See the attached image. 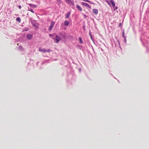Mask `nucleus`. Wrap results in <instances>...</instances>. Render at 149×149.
I'll return each mask as SVG.
<instances>
[{
  "label": "nucleus",
  "mask_w": 149,
  "mask_h": 149,
  "mask_svg": "<svg viewBox=\"0 0 149 149\" xmlns=\"http://www.w3.org/2000/svg\"><path fill=\"white\" fill-rule=\"evenodd\" d=\"M52 38L54 40H56V41H54V42L57 43H58L61 40L60 37L58 35L56 36L55 38L54 37H52Z\"/></svg>",
  "instance_id": "2"
},
{
  "label": "nucleus",
  "mask_w": 149,
  "mask_h": 149,
  "mask_svg": "<svg viewBox=\"0 0 149 149\" xmlns=\"http://www.w3.org/2000/svg\"><path fill=\"white\" fill-rule=\"evenodd\" d=\"M28 10L29 11H31V12H32V13H34V12L33 10L31 9V8H28Z\"/></svg>",
  "instance_id": "21"
},
{
  "label": "nucleus",
  "mask_w": 149,
  "mask_h": 149,
  "mask_svg": "<svg viewBox=\"0 0 149 149\" xmlns=\"http://www.w3.org/2000/svg\"><path fill=\"white\" fill-rule=\"evenodd\" d=\"M82 5H83L84 6H85L86 7H87L89 8H91V6L88 3L82 2Z\"/></svg>",
  "instance_id": "6"
},
{
  "label": "nucleus",
  "mask_w": 149,
  "mask_h": 149,
  "mask_svg": "<svg viewBox=\"0 0 149 149\" xmlns=\"http://www.w3.org/2000/svg\"><path fill=\"white\" fill-rule=\"evenodd\" d=\"M93 12L95 15H97L98 13L97 9H93Z\"/></svg>",
  "instance_id": "9"
},
{
  "label": "nucleus",
  "mask_w": 149,
  "mask_h": 149,
  "mask_svg": "<svg viewBox=\"0 0 149 149\" xmlns=\"http://www.w3.org/2000/svg\"><path fill=\"white\" fill-rule=\"evenodd\" d=\"M124 38L125 41V42H126V38H125V37H124Z\"/></svg>",
  "instance_id": "28"
},
{
  "label": "nucleus",
  "mask_w": 149,
  "mask_h": 149,
  "mask_svg": "<svg viewBox=\"0 0 149 149\" xmlns=\"http://www.w3.org/2000/svg\"><path fill=\"white\" fill-rule=\"evenodd\" d=\"M83 1H84L88 2V3H90L91 4H93V3L92 2V1H89L88 0H83Z\"/></svg>",
  "instance_id": "15"
},
{
  "label": "nucleus",
  "mask_w": 149,
  "mask_h": 149,
  "mask_svg": "<svg viewBox=\"0 0 149 149\" xmlns=\"http://www.w3.org/2000/svg\"><path fill=\"white\" fill-rule=\"evenodd\" d=\"M31 22L33 27H35L36 29L38 28V24L35 20H31Z\"/></svg>",
  "instance_id": "1"
},
{
  "label": "nucleus",
  "mask_w": 149,
  "mask_h": 149,
  "mask_svg": "<svg viewBox=\"0 0 149 149\" xmlns=\"http://www.w3.org/2000/svg\"><path fill=\"white\" fill-rule=\"evenodd\" d=\"M40 51L42 52H51L52 51L50 49H48L47 50H46L45 49H40Z\"/></svg>",
  "instance_id": "7"
},
{
  "label": "nucleus",
  "mask_w": 149,
  "mask_h": 149,
  "mask_svg": "<svg viewBox=\"0 0 149 149\" xmlns=\"http://www.w3.org/2000/svg\"><path fill=\"white\" fill-rule=\"evenodd\" d=\"M84 17L85 18H86L87 17V16L86 14H84Z\"/></svg>",
  "instance_id": "26"
},
{
  "label": "nucleus",
  "mask_w": 149,
  "mask_h": 149,
  "mask_svg": "<svg viewBox=\"0 0 149 149\" xmlns=\"http://www.w3.org/2000/svg\"><path fill=\"white\" fill-rule=\"evenodd\" d=\"M54 22H52L51 24L49 26V30L50 31L51 30L54 26Z\"/></svg>",
  "instance_id": "5"
},
{
  "label": "nucleus",
  "mask_w": 149,
  "mask_h": 149,
  "mask_svg": "<svg viewBox=\"0 0 149 149\" xmlns=\"http://www.w3.org/2000/svg\"><path fill=\"white\" fill-rule=\"evenodd\" d=\"M77 8V9L79 10L80 11H81L82 10V9L81 7L79 5H77L76 6Z\"/></svg>",
  "instance_id": "13"
},
{
  "label": "nucleus",
  "mask_w": 149,
  "mask_h": 149,
  "mask_svg": "<svg viewBox=\"0 0 149 149\" xmlns=\"http://www.w3.org/2000/svg\"><path fill=\"white\" fill-rule=\"evenodd\" d=\"M28 30H29V28L27 27H26V28H25L22 31H27Z\"/></svg>",
  "instance_id": "19"
},
{
  "label": "nucleus",
  "mask_w": 149,
  "mask_h": 149,
  "mask_svg": "<svg viewBox=\"0 0 149 149\" xmlns=\"http://www.w3.org/2000/svg\"><path fill=\"white\" fill-rule=\"evenodd\" d=\"M79 43L81 44L83 43V41L82 40V38L81 37H79Z\"/></svg>",
  "instance_id": "17"
},
{
  "label": "nucleus",
  "mask_w": 149,
  "mask_h": 149,
  "mask_svg": "<svg viewBox=\"0 0 149 149\" xmlns=\"http://www.w3.org/2000/svg\"><path fill=\"white\" fill-rule=\"evenodd\" d=\"M111 2L112 4V5L113 7H114L115 6V4L113 0H111Z\"/></svg>",
  "instance_id": "14"
},
{
  "label": "nucleus",
  "mask_w": 149,
  "mask_h": 149,
  "mask_svg": "<svg viewBox=\"0 0 149 149\" xmlns=\"http://www.w3.org/2000/svg\"><path fill=\"white\" fill-rule=\"evenodd\" d=\"M65 1L69 4L74 5L73 0H65Z\"/></svg>",
  "instance_id": "8"
},
{
  "label": "nucleus",
  "mask_w": 149,
  "mask_h": 149,
  "mask_svg": "<svg viewBox=\"0 0 149 149\" xmlns=\"http://www.w3.org/2000/svg\"><path fill=\"white\" fill-rule=\"evenodd\" d=\"M117 8H118V7H116V9H117Z\"/></svg>",
  "instance_id": "30"
},
{
  "label": "nucleus",
  "mask_w": 149,
  "mask_h": 149,
  "mask_svg": "<svg viewBox=\"0 0 149 149\" xmlns=\"http://www.w3.org/2000/svg\"><path fill=\"white\" fill-rule=\"evenodd\" d=\"M79 70L80 71H81V69H80V68H79Z\"/></svg>",
  "instance_id": "32"
},
{
  "label": "nucleus",
  "mask_w": 149,
  "mask_h": 149,
  "mask_svg": "<svg viewBox=\"0 0 149 149\" xmlns=\"http://www.w3.org/2000/svg\"><path fill=\"white\" fill-rule=\"evenodd\" d=\"M19 49L21 50H23V47L22 46H19Z\"/></svg>",
  "instance_id": "23"
},
{
  "label": "nucleus",
  "mask_w": 149,
  "mask_h": 149,
  "mask_svg": "<svg viewBox=\"0 0 149 149\" xmlns=\"http://www.w3.org/2000/svg\"><path fill=\"white\" fill-rule=\"evenodd\" d=\"M49 61V60H46L44 62H43L42 63L41 65H43L46 62L48 63Z\"/></svg>",
  "instance_id": "18"
},
{
  "label": "nucleus",
  "mask_w": 149,
  "mask_h": 149,
  "mask_svg": "<svg viewBox=\"0 0 149 149\" xmlns=\"http://www.w3.org/2000/svg\"><path fill=\"white\" fill-rule=\"evenodd\" d=\"M89 35H90V37L91 38V39L93 41V37H92V35H91V31H89Z\"/></svg>",
  "instance_id": "16"
},
{
  "label": "nucleus",
  "mask_w": 149,
  "mask_h": 149,
  "mask_svg": "<svg viewBox=\"0 0 149 149\" xmlns=\"http://www.w3.org/2000/svg\"><path fill=\"white\" fill-rule=\"evenodd\" d=\"M124 33H125V32H124V31H123V37H125V35H124Z\"/></svg>",
  "instance_id": "25"
},
{
  "label": "nucleus",
  "mask_w": 149,
  "mask_h": 149,
  "mask_svg": "<svg viewBox=\"0 0 149 149\" xmlns=\"http://www.w3.org/2000/svg\"><path fill=\"white\" fill-rule=\"evenodd\" d=\"M84 29H85V26L84 27Z\"/></svg>",
  "instance_id": "33"
},
{
  "label": "nucleus",
  "mask_w": 149,
  "mask_h": 149,
  "mask_svg": "<svg viewBox=\"0 0 149 149\" xmlns=\"http://www.w3.org/2000/svg\"><path fill=\"white\" fill-rule=\"evenodd\" d=\"M49 36L50 37H52L54 36V35L53 34H49Z\"/></svg>",
  "instance_id": "24"
},
{
  "label": "nucleus",
  "mask_w": 149,
  "mask_h": 149,
  "mask_svg": "<svg viewBox=\"0 0 149 149\" xmlns=\"http://www.w3.org/2000/svg\"><path fill=\"white\" fill-rule=\"evenodd\" d=\"M101 50H102V48H101Z\"/></svg>",
  "instance_id": "34"
},
{
  "label": "nucleus",
  "mask_w": 149,
  "mask_h": 149,
  "mask_svg": "<svg viewBox=\"0 0 149 149\" xmlns=\"http://www.w3.org/2000/svg\"><path fill=\"white\" fill-rule=\"evenodd\" d=\"M57 1V2L59 3H61V0H56Z\"/></svg>",
  "instance_id": "22"
},
{
  "label": "nucleus",
  "mask_w": 149,
  "mask_h": 149,
  "mask_svg": "<svg viewBox=\"0 0 149 149\" xmlns=\"http://www.w3.org/2000/svg\"><path fill=\"white\" fill-rule=\"evenodd\" d=\"M39 63V62H37V64H36V65H38V64Z\"/></svg>",
  "instance_id": "29"
},
{
  "label": "nucleus",
  "mask_w": 149,
  "mask_h": 149,
  "mask_svg": "<svg viewBox=\"0 0 149 149\" xmlns=\"http://www.w3.org/2000/svg\"><path fill=\"white\" fill-rule=\"evenodd\" d=\"M28 5L30 6L33 7L34 8H36L37 6L36 4H33L32 3H29Z\"/></svg>",
  "instance_id": "12"
},
{
  "label": "nucleus",
  "mask_w": 149,
  "mask_h": 149,
  "mask_svg": "<svg viewBox=\"0 0 149 149\" xmlns=\"http://www.w3.org/2000/svg\"><path fill=\"white\" fill-rule=\"evenodd\" d=\"M70 14V12H68L65 15V18L67 19L69 18Z\"/></svg>",
  "instance_id": "10"
},
{
  "label": "nucleus",
  "mask_w": 149,
  "mask_h": 149,
  "mask_svg": "<svg viewBox=\"0 0 149 149\" xmlns=\"http://www.w3.org/2000/svg\"><path fill=\"white\" fill-rule=\"evenodd\" d=\"M18 7L19 8V9H20L21 8V6H19Z\"/></svg>",
  "instance_id": "27"
},
{
  "label": "nucleus",
  "mask_w": 149,
  "mask_h": 149,
  "mask_svg": "<svg viewBox=\"0 0 149 149\" xmlns=\"http://www.w3.org/2000/svg\"><path fill=\"white\" fill-rule=\"evenodd\" d=\"M33 35L30 34H28L26 36V38L28 40H31L33 37Z\"/></svg>",
  "instance_id": "4"
},
{
  "label": "nucleus",
  "mask_w": 149,
  "mask_h": 149,
  "mask_svg": "<svg viewBox=\"0 0 149 149\" xmlns=\"http://www.w3.org/2000/svg\"><path fill=\"white\" fill-rule=\"evenodd\" d=\"M60 36L63 38L65 39L66 38V36L65 33V32H62L60 33H59Z\"/></svg>",
  "instance_id": "3"
},
{
  "label": "nucleus",
  "mask_w": 149,
  "mask_h": 149,
  "mask_svg": "<svg viewBox=\"0 0 149 149\" xmlns=\"http://www.w3.org/2000/svg\"><path fill=\"white\" fill-rule=\"evenodd\" d=\"M42 68L41 67L40 68V69H42Z\"/></svg>",
  "instance_id": "31"
},
{
  "label": "nucleus",
  "mask_w": 149,
  "mask_h": 149,
  "mask_svg": "<svg viewBox=\"0 0 149 149\" xmlns=\"http://www.w3.org/2000/svg\"><path fill=\"white\" fill-rule=\"evenodd\" d=\"M16 20L18 22H21V19L19 17H17L16 19Z\"/></svg>",
  "instance_id": "20"
},
{
  "label": "nucleus",
  "mask_w": 149,
  "mask_h": 149,
  "mask_svg": "<svg viewBox=\"0 0 149 149\" xmlns=\"http://www.w3.org/2000/svg\"><path fill=\"white\" fill-rule=\"evenodd\" d=\"M69 24V22L68 20H65L64 23V26H67Z\"/></svg>",
  "instance_id": "11"
}]
</instances>
